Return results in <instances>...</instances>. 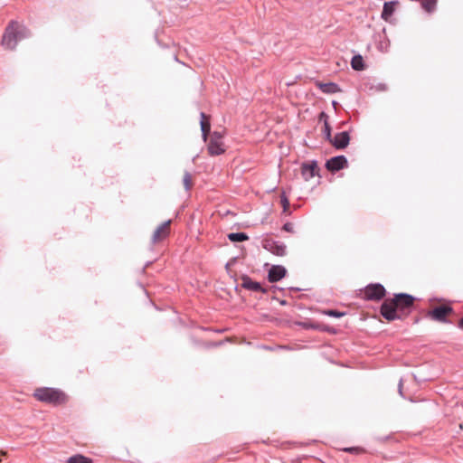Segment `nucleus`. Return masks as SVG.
I'll return each instance as SVG.
<instances>
[{
  "label": "nucleus",
  "instance_id": "obj_22",
  "mask_svg": "<svg viewBox=\"0 0 463 463\" xmlns=\"http://www.w3.org/2000/svg\"><path fill=\"white\" fill-rule=\"evenodd\" d=\"M343 450L345 452L355 453V454H361V453L364 452V450L362 448H358V447L345 448Z\"/></svg>",
  "mask_w": 463,
  "mask_h": 463
},
{
  "label": "nucleus",
  "instance_id": "obj_17",
  "mask_svg": "<svg viewBox=\"0 0 463 463\" xmlns=\"http://www.w3.org/2000/svg\"><path fill=\"white\" fill-rule=\"evenodd\" d=\"M66 463H93L92 459L81 454L70 457Z\"/></svg>",
  "mask_w": 463,
  "mask_h": 463
},
{
  "label": "nucleus",
  "instance_id": "obj_1",
  "mask_svg": "<svg viewBox=\"0 0 463 463\" xmlns=\"http://www.w3.org/2000/svg\"><path fill=\"white\" fill-rule=\"evenodd\" d=\"M415 298L409 294H395L392 298H387L381 307V315L388 321H392L400 317L397 315L398 310H405L411 308L414 304Z\"/></svg>",
  "mask_w": 463,
  "mask_h": 463
},
{
  "label": "nucleus",
  "instance_id": "obj_25",
  "mask_svg": "<svg viewBox=\"0 0 463 463\" xmlns=\"http://www.w3.org/2000/svg\"><path fill=\"white\" fill-rule=\"evenodd\" d=\"M325 135L326 138L330 141L331 138V128L327 121H325Z\"/></svg>",
  "mask_w": 463,
  "mask_h": 463
},
{
  "label": "nucleus",
  "instance_id": "obj_10",
  "mask_svg": "<svg viewBox=\"0 0 463 463\" xmlns=\"http://www.w3.org/2000/svg\"><path fill=\"white\" fill-rule=\"evenodd\" d=\"M347 165V160L344 156H338L330 158L326 164V168L331 172H335L343 169Z\"/></svg>",
  "mask_w": 463,
  "mask_h": 463
},
{
  "label": "nucleus",
  "instance_id": "obj_6",
  "mask_svg": "<svg viewBox=\"0 0 463 463\" xmlns=\"http://www.w3.org/2000/svg\"><path fill=\"white\" fill-rule=\"evenodd\" d=\"M453 312V309L447 305L434 307L428 312L429 317L439 322H445L446 317Z\"/></svg>",
  "mask_w": 463,
  "mask_h": 463
},
{
  "label": "nucleus",
  "instance_id": "obj_9",
  "mask_svg": "<svg viewBox=\"0 0 463 463\" xmlns=\"http://www.w3.org/2000/svg\"><path fill=\"white\" fill-rule=\"evenodd\" d=\"M350 141V136L346 131H343L337 133L332 139H330V143L336 149H344L345 148Z\"/></svg>",
  "mask_w": 463,
  "mask_h": 463
},
{
  "label": "nucleus",
  "instance_id": "obj_23",
  "mask_svg": "<svg viewBox=\"0 0 463 463\" xmlns=\"http://www.w3.org/2000/svg\"><path fill=\"white\" fill-rule=\"evenodd\" d=\"M324 313L326 314L327 316L334 317H341L344 316V313L339 312L337 310H333V309L326 310Z\"/></svg>",
  "mask_w": 463,
  "mask_h": 463
},
{
  "label": "nucleus",
  "instance_id": "obj_5",
  "mask_svg": "<svg viewBox=\"0 0 463 463\" xmlns=\"http://www.w3.org/2000/svg\"><path fill=\"white\" fill-rule=\"evenodd\" d=\"M385 288L381 284H370L364 291V298L368 300H380L385 296Z\"/></svg>",
  "mask_w": 463,
  "mask_h": 463
},
{
  "label": "nucleus",
  "instance_id": "obj_2",
  "mask_svg": "<svg viewBox=\"0 0 463 463\" xmlns=\"http://www.w3.org/2000/svg\"><path fill=\"white\" fill-rule=\"evenodd\" d=\"M33 395L37 401L52 406H62L69 401L68 395L63 391L51 387L37 388Z\"/></svg>",
  "mask_w": 463,
  "mask_h": 463
},
{
  "label": "nucleus",
  "instance_id": "obj_16",
  "mask_svg": "<svg viewBox=\"0 0 463 463\" xmlns=\"http://www.w3.org/2000/svg\"><path fill=\"white\" fill-rule=\"evenodd\" d=\"M396 2H387L383 5V9L382 12V18L385 21H388L389 18L392 15L394 12V5Z\"/></svg>",
  "mask_w": 463,
  "mask_h": 463
},
{
  "label": "nucleus",
  "instance_id": "obj_12",
  "mask_svg": "<svg viewBox=\"0 0 463 463\" xmlns=\"http://www.w3.org/2000/svg\"><path fill=\"white\" fill-rule=\"evenodd\" d=\"M318 166L317 163L312 162L309 164H304L302 166V175L305 180H309L317 175Z\"/></svg>",
  "mask_w": 463,
  "mask_h": 463
},
{
  "label": "nucleus",
  "instance_id": "obj_7",
  "mask_svg": "<svg viewBox=\"0 0 463 463\" xmlns=\"http://www.w3.org/2000/svg\"><path fill=\"white\" fill-rule=\"evenodd\" d=\"M265 250L277 256H284L286 254V246L282 242L273 241L271 239H265L262 242Z\"/></svg>",
  "mask_w": 463,
  "mask_h": 463
},
{
  "label": "nucleus",
  "instance_id": "obj_13",
  "mask_svg": "<svg viewBox=\"0 0 463 463\" xmlns=\"http://www.w3.org/2000/svg\"><path fill=\"white\" fill-rule=\"evenodd\" d=\"M201 129L203 133V138L204 141L207 140V137L211 130V123H210V117L207 116L205 113H201Z\"/></svg>",
  "mask_w": 463,
  "mask_h": 463
},
{
  "label": "nucleus",
  "instance_id": "obj_18",
  "mask_svg": "<svg viewBox=\"0 0 463 463\" xmlns=\"http://www.w3.org/2000/svg\"><path fill=\"white\" fill-rule=\"evenodd\" d=\"M351 66L355 71H362L364 69V60L361 55H355L351 61Z\"/></svg>",
  "mask_w": 463,
  "mask_h": 463
},
{
  "label": "nucleus",
  "instance_id": "obj_28",
  "mask_svg": "<svg viewBox=\"0 0 463 463\" xmlns=\"http://www.w3.org/2000/svg\"><path fill=\"white\" fill-rule=\"evenodd\" d=\"M6 454H7L6 451H3V450L1 451L2 456H6Z\"/></svg>",
  "mask_w": 463,
  "mask_h": 463
},
{
  "label": "nucleus",
  "instance_id": "obj_19",
  "mask_svg": "<svg viewBox=\"0 0 463 463\" xmlns=\"http://www.w3.org/2000/svg\"><path fill=\"white\" fill-rule=\"evenodd\" d=\"M228 238L233 242L244 241L249 239L248 235L244 232L230 233L228 234Z\"/></svg>",
  "mask_w": 463,
  "mask_h": 463
},
{
  "label": "nucleus",
  "instance_id": "obj_21",
  "mask_svg": "<svg viewBox=\"0 0 463 463\" xmlns=\"http://www.w3.org/2000/svg\"><path fill=\"white\" fill-rule=\"evenodd\" d=\"M183 184H184V188L186 190H190L193 187V185H194L193 178H192V175L189 173H185L184 175Z\"/></svg>",
  "mask_w": 463,
  "mask_h": 463
},
{
  "label": "nucleus",
  "instance_id": "obj_3",
  "mask_svg": "<svg viewBox=\"0 0 463 463\" xmlns=\"http://www.w3.org/2000/svg\"><path fill=\"white\" fill-rule=\"evenodd\" d=\"M29 35L26 28L12 21L6 26L2 36L1 44L6 50H14L19 40Z\"/></svg>",
  "mask_w": 463,
  "mask_h": 463
},
{
  "label": "nucleus",
  "instance_id": "obj_8",
  "mask_svg": "<svg viewBox=\"0 0 463 463\" xmlns=\"http://www.w3.org/2000/svg\"><path fill=\"white\" fill-rule=\"evenodd\" d=\"M171 221L165 222L155 231L152 236L153 243H157L165 239L170 233Z\"/></svg>",
  "mask_w": 463,
  "mask_h": 463
},
{
  "label": "nucleus",
  "instance_id": "obj_24",
  "mask_svg": "<svg viewBox=\"0 0 463 463\" xmlns=\"http://www.w3.org/2000/svg\"><path fill=\"white\" fill-rule=\"evenodd\" d=\"M280 201H281V204L283 206V209L286 212L288 210V208L289 207V201L288 200V198L285 195V194H281Z\"/></svg>",
  "mask_w": 463,
  "mask_h": 463
},
{
  "label": "nucleus",
  "instance_id": "obj_11",
  "mask_svg": "<svg viewBox=\"0 0 463 463\" xmlns=\"http://www.w3.org/2000/svg\"><path fill=\"white\" fill-rule=\"evenodd\" d=\"M287 270L283 266L274 265L269 271V282H277L286 276Z\"/></svg>",
  "mask_w": 463,
  "mask_h": 463
},
{
  "label": "nucleus",
  "instance_id": "obj_14",
  "mask_svg": "<svg viewBox=\"0 0 463 463\" xmlns=\"http://www.w3.org/2000/svg\"><path fill=\"white\" fill-rule=\"evenodd\" d=\"M317 86L324 92V93H327V94H332V93H336V92H339L340 91V89L339 87L337 86V84L335 83H333V82H327V83H323V82H317Z\"/></svg>",
  "mask_w": 463,
  "mask_h": 463
},
{
  "label": "nucleus",
  "instance_id": "obj_4",
  "mask_svg": "<svg viewBox=\"0 0 463 463\" xmlns=\"http://www.w3.org/2000/svg\"><path fill=\"white\" fill-rule=\"evenodd\" d=\"M222 135L219 132H213L210 137L208 151L211 156H218L224 153Z\"/></svg>",
  "mask_w": 463,
  "mask_h": 463
},
{
  "label": "nucleus",
  "instance_id": "obj_20",
  "mask_svg": "<svg viewBox=\"0 0 463 463\" xmlns=\"http://www.w3.org/2000/svg\"><path fill=\"white\" fill-rule=\"evenodd\" d=\"M437 0H423L422 7L428 12L431 13L435 10Z\"/></svg>",
  "mask_w": 463,
  "mask_h": 463
},
{
  "label": "nucleus",
  "instance_id": "obj_27",
  "mask_svg": "<svg viewBox=\"0 0 463 463\" xmlns=\"http://www.w3.org/2000/svg\"><path fill=\"white\" fill-rule=\"evenodd\" d=\"M458 326L463 329V317L459 320Z\"/></svg>",
  "mask_w": 463,
  "mask_h": 463
},
{
  "label": "nucleus",
  "instance_id": "obj_26",
  "mask_svg": "<svg viewBox=\"0 0 463 463\" xmlns=\"http://www.w3.org/2000/svg\"><path fill=\"white\" fill-rule=\"evenodd\" d=\"M282 229L288 232H293V224L290 222H287L283 225Z\"/></svg>",
  "mask_w": 463,
  "mask_h": 463
},
{
  "label": "nucleus",
  "instance_id": "obj_15",
  "mask_svg": "<svg viewBox=\"0 0 463 463\" xmlns=\"http://www.w3.org/2000/svg\"><path fill=\"white\" fill-rule=\"evenodd\" d=\"M241 286L251 291H262V288L260 283L251 280L249 277H242Z\"/></svg>",
  "mask_w": 463,
  "mask_h": 463
}]
</instances>
